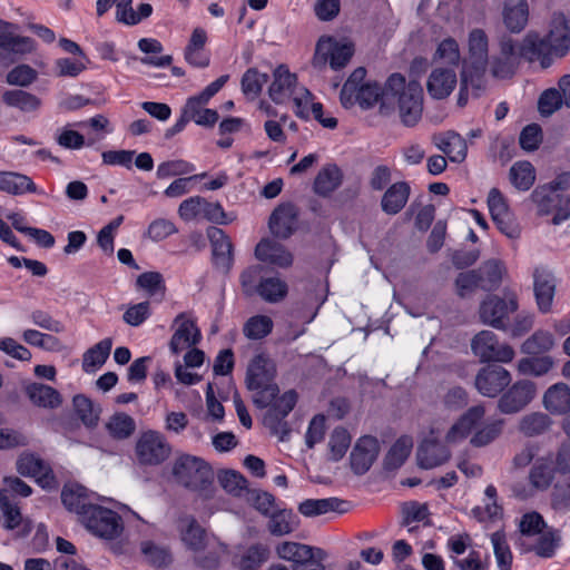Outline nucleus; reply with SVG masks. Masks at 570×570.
<instances>
[{
  "instance_id": "nucleus-1",
  "label": "nucleus",
  "mask_w": 570,
  "mask_h": 570,
  "mask_svg": "<svg viewBox=\"0 0 570 570\" xmlns=\"http://www.w3.org/2000/svg\"><path fill=\"white\" fill-rule=\"evenodd\" d=\"M356 101L363 109H370L381 104V114L387 115L395 105L399 107L400 118L407 127L415 126L422 117L423 89L420 82L409 81L401 73L391 75L384 88L376 82H366L357 89Z\"/></svg>"
},
{
  "instance_id": "nucleus-2",
  "label": "nucleus",
  "mask_w": 570,
  "mask_h": 570,
  "mask_svg": "<svg viewBox=\"0 0 570 570\" xmlns=\"http://www.w3.org/2000/svg\"><path fill=\"white\" fill-rule=\"evenodd\" d=\"M570 50V28L566 16L553 13L546 37L529 32L519 46V56L528 61H540L543 68L551 66L553 58H562Z\"/></svg>"
},
{
  "instance_id": "nucleus-3",
  "label": "nucleus",
  "mask_w": 570,
  "mask_h": 570,
  "mask_svg": "<svg viewBox=\"0 0 570 570\" xmlns=\"http://www.w3.org/2000/svg\"><path fill=\"white\" fill-rule=\"evenodd\" d=\"M469 57L463 63L460 80L458 105L464 107L471 97H479L483 90L484 73L489 61V40L487 33L475 28L469 33Z\"/></svg>"
},
{
  "instance_id": "nucleus-4",
  "label": "nucleus",
  "mask_w": 570,
  "mask_h": 570,
  "mask_svg": "<svg viewBox=\"0 0 570 570\" xmlns=\"http://www.w3.org/2000/svg\"><path fill=\"white\" fill-rule=\"evenodd\" d=\"M276 364L266 354L255 355L248 364L246 372V386L253 392V403L265 409L277 396L279 389L275 383Z\"/></svg>"
},
{
  "instance_id": "nucleus-5",
  "label": "nucleus",
  "mask_w": 570,
  "mask_h": 570,
  "mask_svg": "<svg viewBox=\"0 0 570 570\" xmlns=\"http://www.w3.org/2000/svg\"><path fill=\"white\" fill-rule=\"evenodd\" d=\"M173 474L184 487L204 494L210 492L214 481L212 466L203 459L193 455H183L176 460Z\"/></svg>"
},
{
  "instance_id": "nucleus-6",
  "label": "nucleus",
  "mask_w": 570,
  "mask_h": 570,
  "mask_svg": "<svg viewBox=\"0 0 570 570\" xmlns=\"http://www.w3.org/2000/svg\"><path fill=\"white\" fill-rule=\"evenodd\" d=\"M81 523L91 534L106 541L118 539L125 529L124 521L117 512L97 504L87 508Z\"/></svg>"
},
{
  "instance_id": "nucleus-7",
  "label": "nucleus",
  "mask_w": 570,
  "mask_h": 570,
  "mask_svg": "<svg viewBox=\"0 0 570 570\" xmlns=\"http://www.w3.org/2000/svg\"><path fill=\"white\" fill-rule=\"evenodd\" d=\"M518 307V298L514 293L505 294L504 297L490 295L480 304L479 316L483 324L507 331L509 315L514 313Z\"/></svg>"
},
{
  "instance_id": "nucleus-8",
  "label": "nucleus",
  "mask_w": 570,
  "mask_h": 570,
  "mask_svg": "<svg viewBox=\"0 0 570 570\" xmlns=\"http://www.w3.org/2000/svg\"><path fill=\"white\" fill-rule=\"evenodd\" d=\"M471 350L482 363H510L515 355L509 344L501 343L498 336L489 330L481 331L473 336Z\"/></svg>"
},
{
  "instance_id": "nucleus-9",
  "label": "nucleus",
  "mask_w": 570,
  "mask_h": 570,
  "mask_svg": "<svg viewBox=\"0 0 570 570\" xmlns=\"http://www.w3.org/2000/svg\"><path fill=\"white\" fill-rule=\"evenodd\" d=\"M354 55V46L351 42H341L335 39L321 38L316 45L313 57V66L323 69L330 63L333 70L344 68Z\"/></svg>"
},
{
  "instance_id": "nucleus-10",
  "label": "nucleus",
  "mask_w": 570,
  "mask_h": 570,
  "mask_svg": "<svg viewBox=\"0 0 570 570\" xmlns=\"http://www.w3.org/2000/svg\"><path fill=\"white\" fill-rule=\"evenodd\" d=\"M135 452L140 464L158 465L169 458L171 448L163 434L147 431L138 438Z\"/></svg>"
},
{
  "instance_id": "nucleus-11",
  "label": "nucleus",
  "mask_w": 570,
  "mask_h": 570,
  "mask_svg": "<svg viewBox=\"0 0 570 570\" xmlns=\"http://www.w3.org/2000/svg\"><path fill=\"white\" fill-rule=\"evenodd\" d=\"M274 401V404L264 415V424L273 434L277 435L281 441H285L291 432L285 417L296 405L297 393L294 390H289Z\"/></svg>"
},
{
  "instance_id": "nucleus-12",
  "label": "nucleus",
  "mask_w": 570,
  "mask_h": 570,
  "mask_svg": "<svg viewBox=\"0 0 570 570\" xmlns=\"http://www.w3.org/2000/svg\"><path fill=\"white\" fill-rule=\"evenodd\" d=\"M511 374L497 364H488L479 370L474 379V386L485 397H497L511 383Z\"/></svg>"
},
{
  "instance_id": "nucleus-13",
  "label": "nucleus",
  "mask_w": 570,
  "mask_h": 570,
  "mask_svg": "<svg viewBox=\"0 0 570 570\" xmlns=\"http://www.w3.org/2000/svg\"><path fill=\"white\" fill-rule=\"evenodd\" d=\"M174 333L169 341V350L178 355L197 345L202 338L199 328L186 313L178 314L171 325Z\"/></svg>"
},
{
  "instance_id": "nucleus-14",
  "label": "nucleus",
  "mask_w": 570,
  "mask_h": 570,
  "mask_svg": "<svg viewBox=\"0 0 570 570\" xmlns=\"http://www.w3.org/2000/svg\"><path fill=\"white\" fill-rule=\"evenodd\" d=\"M535 390V384L529 380L517 381L499 399L498 409L504 414L517 413L533 400Z\"/></svg>"
},
{
  "instance_id": "nucleus-15",
  "label": "nucleus",
  "mask_w": 570,
  "mask_h": 570,
  "mask_svg": "<svg viewBox=\"0 0 570 570\" xmlns=\"http://www.w3.org/2000/svg\"><path fill=\"white\" fill-rule=\"evenodd\" d=\"M207 237L210 242L214 266L227 274L233 266V244L225 232L218 227H209Z\"/></svg>"
},
{
  "instance_id": "nucleus-16",
  "label": "nucleus",
  "mask_w": 570,
  "mask_h": 570,
  "mask_svg": "<svg viewBox=\"0 0 570 570\" xmlns=\"http://www.w3.org/2000/svg\"><path fill=\"white\" fill-rule=\"evenodd\" d=\"M380 452V443L376 438L364 435L354 445L350 461L353 472L357 475L366 473Z\"/></svg>"
},
{
  "instance_id": "nucleus-17",
  "label": "nucleus",
  "mask_w": 570,
  "mask_h": 570,
  "mask_svg": "<svg viewBox=\"0 0 570 570\" xmlns=\"http://www.w3.org/2000/svg\"><path fill=\"white\" fill-rule=\"evenodd\" d=\"M17 471L21 475L36 478L42 488H52L56 483L50 466L33 453H22L18 458Z\"/></svg>"
},
{
  "instance_id": "nucleus-18",
  "label": "nucleus",
  "mask_w": 570,
  "mask_h": 570,
  "mask_svg": "<svg viewBox=\"0 0 570 570\" xmlns=\"http://www.w3.org/2000/svg\"><path fill=\"white\" fill-rule=\"evenodd\" d=\"M556 278L544 267H537L533 272V292L538 309L541 313H549L552 309L556 295Z\"/></svg>"
},
{
  "instance_id": "nucleus-19",
  "label": "nucleus",
  "mask_w": 570,
  "mask_h": 570,
  "mask_svg": "<svg viewBox=\"0 0 570 570\" xmlns=\"http://www.w3.org/2000/svg\"><path fill=\"white\" fill-rule=\"evenodd\" d=\"M297 77L288 68L279 65L273 72V81L268 88L269 98L277 105L285 104L297 90Z\"/></svg>"
},
{
  "instance_id": "nucleus-20",
  "label": "nucleus",
  "mask_w": 570,
  "mask_h": 570,
  "mask_svg": "<svg viewBox=\"0 0 570 570\" xmlns=\"http://www.w3.org/2000/svg\"><path fill=\"white\" fill-rule=\"evenodd\" d=\"M179 533L183 543L194 553L204 551L214 537L209 535L194 517H185L180 520Z\"/></svg>"
},
{
  "instance_id": "nucleus-21",
  "label": "nucleus",
  "mask_w": 570,
  "mask_h": 570,
  "mask_svg": "<svg viewBox=\"0 0 570 570\" xmlns=\"http://www.w3.org/2000/svg\"><path fill=\"white\" fill-rule=\"evenodd\" d=\"M297 209L293 204L279 205L271 215L269 228L274 236L286 239L295 230Z\"/></svg>"
},
{
  "instance_id": "nucleus-22",
  "label": "nucleus",
  "mask_w": 570,
  "mask_h": 570,
  "mask_svg": "<svg viewBox=\"0 0 570 570\" xmlns=\"http://www.w3.org/2000/svg\"><path fill=\"white\" fill-rule=\"evenodd\" d=\"M458 82L451 68H435L428 78L426 90L433 99H444L451 95Z\"/></svg>"
},
{
  "instance_id": "nucleus-23",
  "label": "nucleus",
  "mask_w": 570,
  "mask_h": 570,
  "mask_svg": "<svg viewBox=\"0 0 570 570\" xmlns=\"http://www.w3.org/2000/svg\"><path fill=\"white\" fill-rule=\"evenodd\" d=\"M14 24L0 19V50L22 56L33 51L35 41L29 37L14 35Z\"/></svg>"
},
{
  "instance_id": "nucleus-24",
  "label": "nucleus",
  "mask_w": 570,
  "mask_h": 570,
  "mask_svg": "<svg viewBox=\"0 0 570 570\" xmlns=\"http://www.w3.org/2000/svg\"><path fill=\"white\" fill-rule=\"evenodd\" d=\"M485 414V409L482 405L470 407L456 423L446 433L448 442H458L465 439L473 430L479 426V423Z\"/></svg>"
},
{
  "instance_id": "nucleus-25",
  "label": "nucleus",
  "mask_w": 570,
  "mask_h": 570,
  "mask_svg": "<svg viewBox=\"0 0 570 570\" xmlns=\"http://www.w3.org/2000/svg\"><path fill=\"white\" fill-rule=\"evenodd\" d=\"M529 19L527 0H507L502 9V20L507 29L513 33L521 32Z\"/></svg>"
},
{
  "instance_id": "nucleus-26",
  "label": "nucleus",
  "mask_w": 570,
  "mask_h": 570,
  "mask_svg": "<svg viewBox=\"0 0 570 570\" xmlns=\"http://www.w3.org/2000/svg\"><path fill=\"white\" fill-rule=\"evenodd\" d=\"M255 256L262 262L288 267L293 263L292 254L279 243L272 239H262L255 248Z\"/></svg>"
},
{
  "instance_id": "nucleus-27",
  "label": "nucleus",
  "mask_w": 570,
  "mask_h": 570,
  "mask_svg": "<svg viewBox=\"0 0 570 570\" xmlns=\"http://www.w3.org/2000/svg\"><path fill=\"white\" fill-rule=\"evenodd\" d=\"M542 404L550 414H566L570 410V386L562 382L551 385L543 394Z\"/></svg>"
},
{
  "instance_id": "nucleus-28",
  "label": "nucleus",
  "mask_w": 570,
  "mask_h": 570,
  "mask_svg": "<svg viewBox=\"0 0 570 570\" xmlns=\"http://www.w3.org/2000/svg\"><path fill=\"white\" fill-rule=\"evenodd\" d=\"M350 503L338 498L307 499L299 503L298 511L305 517L312 518L327 512L345 513Z\"/></svg>"
},
{
  "instance_id": "nucleus-29",
  "label": "nucleus",
  "mask_w": 570,
  "mask_h": 570,
  "mask_svg": "<svg viewBox=\"0 0 570 570\" xmlns=\"http://www.w3.org/2000/svg\"><path fill=\"white\" fill-rule=\"evenodd\" d=\"M433 142L453 163H462L466 157V141L454 131L434 136Z\"/></svg>"
},
{
  "instance_id": "nucleus-30",
  "label": "nucleus",
  "mask_w": 570,
  "mask_h": 570,
  "mask_svg": "<svg viewBox=\"0 0 570 570\" xmlns=\"http://www.w3.org/2000/svg\"><path fill=\"white\" fill-rule=\"evenodd\" d=\"M411 188L406 181H396L392 184L383 194L381 208L387 215H396L406 205Z\"/></svg>"
},
{
  "instance_id": "nucleus-31",
  "label": "nucleus",
  "mask_w": 570,
  "mask_h": 570,
  "mask_svg": "<svg viewBox=\"0 0 570 570\" xmlns=\"http://www.w3.org/2000/svg\"><path fill=\"white\" fill-rule=\"evenodd\" d=\"M343 174L337 165L326 164L317 173L314 179L313 190L318 196L327 197L341 186Z\"/></svg>"
},
{
  "instance_id": "nucleus-32",
  "label": "nucleus",
  "mask_w": 570,
  "mask_h": 570,
  "mask_svg": "<svg viewBox=\"0 0 570 570\" xmlns=\"http://www.w3.org/2000/svg\"><path fill=\"white\" fill-rule=\"evenodd\" d=\"M416 458L421 468L433 469L445 463L450 458V452L443 444L425 440L419 446Z\"/></svg>"
},
{
  "instance_id": "nucleus-33",
  "label": "nucleus",
  "mask_w": 570,
  "mask_h": 570,
  "mask_svg": "<svg viewBox=\"0 0 570 570\" xmlns=\"http://www.w3.org/2000/svg\"><path fill=\"white\" fill-rule=\"evenodd\" d=\"M227 553V544L217 537H213L204 551L195 552L194 563L203 570H215L219 567L222 558Z\"/></svg>"
},
{
  "instance_id": "nucleus-34",
  "label": "nucleus",
  "mask_w": 570,
  "mask_h": 570,
  "mask_svg": "<svg viewBox=\"0 0 570 570\" xmlns=\"http://www.w3.org/2000/svg\"><path fill=\"white\" fill-rule=\"evenodd\" d=\"M26 394L35 405L40 407L56 409L62 403L61 395L56 389L40 383L28 385Z\"/></svg>"
},
{
  "instance_id": "nucleus-35",
  "label": "nucleus",
  "mask_w": 570,
  "mask_h": 570,
  "mask_svg": "<svg viewBox=\"0 0 570 570\" xmlns=\"http://www.w3.org/2000/svg\"><path fill=\"white\" fill-rule=\"evenodd\" d=\"M538 538L534 542L528 543L527 541L520 539V546L524 551H534L541 558H551L557 548L559 547L560 535L552 530L542 531L537 534Z\"/></svg>"
},
{
  "instance_id": "nucleus-36",
  "label": "nucleus",
  "mask_w": 570,
  "mask_h": 570,
  "mask_svg": "<svg viewBox=\"0 0 570 570\" xmlns=\"http://www.w3.org/2000/svg\"><path fill=\"white\" fill-rule=\"evenodd\" d=\"M206 105L200 100L190 97L183 108V114L187 118V121H195L199 126L213 127L218 120V112L214 109L203 108Z\"/></svg>"
},
{
  "instance_id": "nucleus-37",
  "label": "nucleus",
  "mask_w": 570,
  "mask_h": 570,
  "mask_svg": "<svg viewBox=\"0 0 570 570\" xmlns=\"http://www.w3.org/2000/svg\"><path fill=\"white\" fill-rule=\"evenodd\" d=\"M0 190L12 195H21L24 193H36L37 187L30 177L14 173L0 171Z\"/></svg>"
},
{
  "instance_id": "nucleus-38",
  "label": "nucleus",
  "mask_w": 570,
  "mask_h": 570,
  "mask_svg": "<svg viewBox=\"0 0 570 570\" xmlns=\"http://www.w3.org/2000/svg\"><path fill=\"white\" fill-rule=\"evenodd\" d=\"M61 500L69 511L79 515L80 521L87 508L94 505L88 501L86 489L81 485H66L61 492Z\"/></svg>"
},
{
  "instance_id": "nucleus-39",
  "label": "nucleus",
  "mask_w": 570,
  "mask_h": 570,
  "mask_svg": "<svg viewBox=\"0 0 570 570\" xmlns=\"http://www.w3.org/2000/svg\"><path fill=\"white\" fill-rule=\"evenodd\" d=\"M553 420L543 412H532L524 415L519 423V430L525 436H537L548 432Z\"/></svg>"
},
{
  "instance_id": "nucleus-40",
  "label": "nucleus",
  "mask_w": 570,
  "mask_h": 570,
  "mask_svg": "<svg viewBox=\"0 0 570 570\" xmlns=\"http://www.w3.org/2000/svg\"><path fill=\"white\" fill-rule=\"evenodd\" d=\"M554 468L547 459H537L529 473L531 488L535 491L548 489L553 480Z\"/></svg>"
},
{
  "instance_id": "nucleus-41",
  "label": "nucleus",
  "mask_w": 570,
  "mask_h": 570,
  "mask_svg": "<svg viewBox=\"0 0 570 570\" xmlns=\"http://www.w3.org/2000/svg\"><path fill=\"white\" fill-rule=\"evenodd\" d=\"M73 410L80 421L87 428H95L98 424L101 409L92 403L86 395L78 394L72 400Z\"/></svg>"
},
{
  "instance_id": "nucleus-42",
  "label": "nucleus",
  "mask_w": 570,
  "mask_h": 570,
  "mask_svg": "<svg viewBox=\"0 0 570 570\" xmlns=\"http://www.w3.org/2000/svg\"><path fill=\"white\" fill-rule=\"evenodd\" d=\"M112 346L111 338H104L90 347L82 357V368L91 372L101 366L108 358Z\"/></svg>"
},
{
  "instance_id": "nucleus-43",
  "label": "nucleus",
  "mask_w": 570,
  "mask_h": 570,
  "mask_svg": "<svg viewBox=\"0 0 570 570\" xmlns=\"http://www.w3.org/2000/svg\"><path fill=\"white\" fill-rule=\"evenodd\" d=\"M531 196L538 206V213L540 215H548L552 213L562 203V196L560 193H556V190L547 185L537 187Z\"/></svg>"
},
{
  "instance_id": "nucleus-44",
  "label": "nucleus",
  "mask_w": 570,
  "mask_h": 570,
  "mask_svg": "<svg viewBox=\"0 0 570 570\" xmlns=\"http://www.w3.org/2000/svg\"><path fill=\"white\" fill-rule=\"evenodd\" d=\"M288 292L287 284L278 277H266L261 281L256 292L267 303H278L283 301Z\"/></svg>"
},
{
  "instance_id": "nucleus-45",
  "label": "nucleus",
  "mask_w": 570,
  "mask_h": 570,
  "mask_svg": "<svg viewBox=\"0 0 570 570\" xmlns=\"http://www.w3.org/2000/svg\"><path fill=\"white\" fill-rule=\"evenodd\" d=\"M413 443L407 436L400 438L384 458L385 470L399 469L409 458Z\"/></svg>"
},
{
  "instance_id": "nucleus-46",
  "label": "nucleus",
  "mask_w": 570,
  "mask_h": 570,
  "mask_svg": "<svg viewBox=\"0 0 570 570\" xmlns=\"http://www.w3.org/2000/svg\"><path fill=\"white\" fill-rule=\"evenodd\" d=\"M553 346V335L548 331L539 330L523 342L521 351L528 355H540L549 352Z\"/></svg>"
},
{
  "instance_id": "nucleus-47",
  "label": "nucleus",
  "mask_w": 570,
  "mask_h": 570,
  "mask_svg": "<svg viewBox=\"0 0 570 570\" xmlns=\"http://www.w3.org/2000/svg\"><path fill=\"white\" fill-rule=\"evenodd\" d=\"M3 102L9 107L19 108L22 111H35L37 110L41 101L35 95L23 90H8L2 95Z\"/></svg>"
},
{
  "instance_id": "nucleus-48",
  "label": "nucleus",
  "mask_w": 570,
  "mask_h": 570,
  "mask_svg": "<svg viewBox=\"0 0 570 570\" xmlns=\"http://www.w3.org/2000/svg\"><path fill=\"white\" fill-rule=\"evenodd\" d=\"M509 177L515 188L528 190L535 180L534 168L529 161H518L510 168Z\"/></svg>"
},
{
  "instance_id": "nucleus-49",
  "label": "nucleus",
  "mask_w": 570,
  "mask_h": 570,
  "mask_svg": "<svg viewBox=\"0 0 570 570\" xmlns=\"http://www.w3.org/2000/svg\"><path fill=\"white\" fill-rule=\"evenodd\" d=\"M297 527L295 515L292 511L281 510L269 514L268 531L276 537H282L293 532Z\"/></svg>"
},
{
  "instance_id": "nucleus-50",
  "label": "nucleus",
  "mask_w": 570,
  "mask_h": 570,
  "mask_svg": "<svg viewBox=\"0 0 570 570\" xmlns=\"http://www.w3.org/2000/svg\"><path fill=\"white\" fill-rule=\"evenodd\" d=\"M271 556V550L263 543H255L246 549L239 560L240 570H255L265 563Z\"/></svg>"
},
{
  "instance_id": "nucleus-51",
  "label": "nucleus",
  "mask_w": 570,
  "mask_h": 570,
  "mask_svg": "<svg viewBox=\"0 0 570 570\" xmlns=\"http://www.w3.org/2000/svg\"><path fill=\"white\" fill-rule=\"evenodd\" d=\"M553 366L551 356L543 355L521 358L518 363V371L523 375L541 376L547 374Z\"/></svg>"
},
{
  "instance_id": "nucleus-52",
  "label": "nucleus",
  "mask_w": 570,
  "mask_h": 570,
  "mask_svg": "<svg viewBox=\"0 0 570 570\" xmlns=\"http://www.w3.org/2000/svg\"><path fill=\"white\" fill-rule=\"evenodd\" d=\"M273 330V321L266 315H255L249 317L243 327L244 335L249 340H262Z\"/></svg>"
},
{
  "instance_id": "nucleus-53",
  "label": "nucleus",
  "mask_w": 570,
  "mask_h": 570,
  "mask_svg": "<svg viewBox=\"0 0 570 570\" xmlns=\"http://www.w3.org/2000/svg\"><path fill=\"white\" fill-rule=\"evenodd\" d=\"M268 79L267 73H262L256 68H249L242 77V91L250 99H255L261 95L263 86Z\"/></svg>"
},
{
  "instance_id": "nucleus-54",
  "label": "nucleus",
  "mask_w": 570,
  "mask_h": 570,
  "mask_svg": "<svg viewBox=\"0 0 570 570\" xmlns=\"http://www.w3.org/2000/svg\"><path fill=\"white\" fill-rule=\"evenodd\" d=\"M491 542L499 569L511 570L513 557L507 542L505 534L501 531L493 532L491 534Z\"/></svg>"
},
{
  "instance_id": "nucleus-55",
  "label": "nucleus",
  "mask_w": 570,
  "mask_h": 570,
  "mask_svg": "<svg viewBox=\"0 0 570 570\" xmlns=\"http://www.w3.org/2000/svg\"><path fill=\"white\" fill-rule=\"evenodd\" d=\"M140 549L146 561L156 568L168 567L173 561L168 549L158 547L151 541L141 542Z\"/></svg>"
},
{
  "instance_id": "nucleus-56",
  "label": "nucleus",
  "mask_w": 570,
  "mask_h": 570,
  "mask_svg": "<svg viewBox=\"0 0 570 570\" xmlns=\"http://www.w3.org/2000/svg\"><path fill=\"white\" fill-rule=\"evenodd\" d=\"M107 429L115 439L124 440L134 433L136 424L134 419L128 414L116 413L108 421Z\"/></svg>"
},
{
  "instance_id": "nucleus-57",
  "label": "nucleus",
  "mask_w": 570,
  "mask_h": 570,
  "mask_svg": "<svg viewBox=\"0 0 570 570\" xmlns=\"http://www.w3.org/2000/svg\"><path fill=\"white\" fill-rule=\"evenodd\" d=\"M351 445V435L344 428H336L330 438V459L340 461Z\"/></svg>"
},
{
  "instance_id": "nucleus-58",
  "label": "nucleus",
  "mask_w": 570,
  "mask_h": 570,
  "mask_svg": "<svg viewBox=\"0 0 570 570\" xmlns=\"http://www.w3.org/2000/svg\"><path fill=\"white\" fill-rule=\"evenodd\" d=\"M483 277L476 269L460 273L455 279L456 293L460 297H465L478 288H481Z\"/></svg>"
},
{
  "instance_id": "nucleus-59",
  "label": "nucleus",
  "mask_w": 570,
  "mask_h": 570,
  "mask_svg": "<svg viewBox=\"0 0 570 570\" xmlns=\"http://www.w3.org/2000/svg\"><path fill=\"white\" fill-rule=\"evenodd\" d=\"M263 271L262 265H252L242 272L239 281L245 296L250 297L256 294L261 281H264Z\"/></svg>"
},
{
  "instance_id": "nucleus-60",
  "label": "nucleus",
  "mask_w": 570,
  "mask_h": 570,
  "mask_svg": "<svg viewBox=\"0 0 570 570\" xmlns=\"http://www.w3.org/2000/svg\"><path fill=\"white\" fill-rule=\"evenodd\" d=\"M479 272L483 277V285H481V288L491 291L497 288L501 283L503 265L499 261H488L483 264Z\"/></svg>"
},
{
  "instance_id": "nucleus-61",
  "label": "nucleus",
  "mask_w": 570,
  "mask_h": 570,
  "mask_svg": "<svg viewBox=\"0 0 570 570\" xmlns=\"http://www.w3.org/2000/svg\"><path fill=\"white\" fill-rule=\"evenodd\" d=\"M0 510L2 512L3 528L8 530H13L20 525L22 521V515L20 509L13 504L8 495L0 490Z\"/></svg>"
},
{
  "instance_id": "nucleus-62",
  "label": "nucleus",
  "mask_w": 570,
  "mask_h": 570,
  "mask_svg": "<svg viewBox=\"0 0 570 570\" xmlns=\"http://www.w3.org/2000/svg\"><path fill=\"white\" fill-rule=\"evenodd\" d=\"M218 482L226 492L235 497H239L247 488V480L234 470L222 471L218 474Z\"/></svg>"
},
{
  "instance_id": "nucleus-63",
  "label": "nucleus",
  "mask_w": 570,
  "mask_h": 570,
  "mask_svg": "<svg viewBox=\"0 0 570 570\" xmlns=\"http://www.w3.org/2000/svg\"><path fill=\"white\" fill-rule=\"evenodd\" d=\"M309 546L285 541L276 547V554L278 558L293 562V567L298 564L301 559L309 553Z\"/></svg>"
},
{
  "instance_id": "nucleus-64",
  "label": "nucleus",
  "mask_w": 570,
  "mask_h": 570,
  "mask_svg": "<svg viewBox=\"0 0 570 570\" xmlns=\"http://www.w3.org/2000/svg\"><path fill=\"white\" fill-rule=\"evenodd\" d=\"M502 431V422L493 421L482 425L480 429L475 431L470 442L474 446H485L493 442Z\"/></svg>"
}]
</instances>
